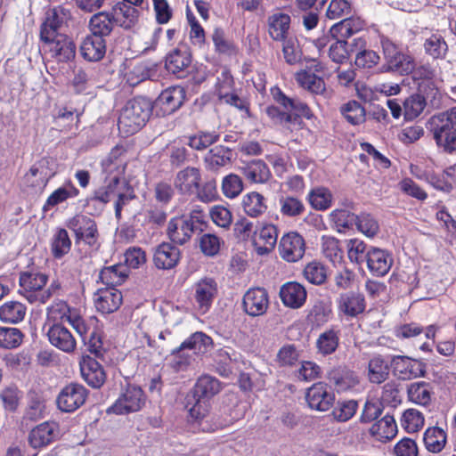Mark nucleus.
Listing matches in <instances>:
<instances>
[{"label":"nucleus","instance_id":"obj_31","mask_svg":"<svg viewBox=\"0 0 456 456\" xmlns=\"http://www.w3.org/2000/svg\"><path fill=\"white\" fill-rule=\"evenodd\" d=\"M47 43L50 45L49 52L51 56L57 61L67 62L74 59L76 55V45L70 38L61 35Z\"/></svg>","mask_w":456,"mask_h":456},{"label":"nucleus","instance_id":"obj_59","mask_svg":"<svg viewBox=\"0 0 456 456\" xmlns=\"http://www.w3.org/2000/svg\"><path fill=\"white\" fill-rule=\"evenodd\" d=\"M330 219L338 232H344L356 223L357 216L346 209H335L330 213Z\"/></svg>","mask_w":456,"mask_h":456},{"label":"nucleus","instance_id":"obj_27","mask_svg":"<svg viewBox=\"0 0 456 456\" xmlns=\"http://www.w3.org/2000/svg\"><path fill=\"white\" fill-rule=\"evenodd\" d=\"M191 55L186 47L176 48L166 57L165 67L167 71L178 77H183L191 65Z\"/></svg>","mask_w":456,"mask_h":456},{"label":"nucleus","instance_id":"obj_3","mask_svg":"<svg viewBox=\"0 0 456 456\" xmlns=\"http://www.w3.org/2000/svg\"><path fill=\"white\" fill-rule=\"evenodd\" d=\"M152 103L145 97L129 100L121 110L118 126L126 136L134 134L145 126L152 112Z\"/></svg>","mask_w":456,"mask_h":456},{"label":"nucleus","instance_id":"obj_32","mask_svg":"<svg viewBox=\"0 0 456 456\" xmlns=\"http://www.w3.org/2000/svg\"><path fill=\"white\" fill-rule=\"evenodd\" d=\"M291 19L287 13L280 11L268 17V34L274 41L285 40L289 37Z\"/></svg>","mask_w":456,"mask_h":456},{"label":"nucleus","instance_id":"obj_23","mask_svg":"<svg viewBox=\"0 0 456 456\" xmlns=\"http://www.w3.org/2000/svg\"><path fill=\"white\" fill-rule=\"evenodd\" d=\"M47 336L51 345L65 353H72L76 349L75 338L69 330L61 323L52 324L47 331Z\"/></svg>","mask_w":456,"mask_h":456},{"label":"nucleus","instance_id":"obj_63","mask_svg":"<svg viewBox=\"0 0 456 456\" xmlns=\"http://www.w3.org/2000/svg\"><path fill=\"white\" fill-rule=\"evenodd\" d=\"M401 425L408 433H415L423 427L424 417L420 411L409 409L403 412Z\"/></svg>","mask_w":456,"mask_h":456},{"label":"nucleus","instance_id":"obj_18","mask_svg":"<svg viewBox=\"0 0 456 456\" xmlns=\"http://www.w3.org/2000/svg\"><path fill=\"white\" fill-rule=\"evenodd\" d=\"M68 12L61 6L50 9L40 28V38L44 42H50L56 37L61 36L58 29L67 18Z\"/></svg>","mask_w":456,"mask_h":456},{"label":"nucleus","instance_id":"obj_5","mask_svg":"<svg viewBox=\"0 0 456 456\" xmlns=\"http://www.w3.org/2000/svg\"><path fill=\"white\" fill-rule=\"evenodd\" d=\"M67 227L74 232L76 244L83 242L93 249L100 247V234L93 218L82 214L75 215L68 220Z\"/></svg>","mask_w":456,"mask_h":456},{"label":"nucleus","instance_id":"obj_52","mask_svg":"<svg viewBox=\"0 0 456 456\" xmlns=\"http://www.w3.org/2000/svg\"><path fill=\"white\" fill-rule=\"evenodd\" d=\"M297 81L312 94H321L326 90L323 79L315 74L303 70L297 74Z\"/></svg>","mask_w":456,"mask_h":456},{"label":"nucleus","instance_id":"obj_48","mask_svg":"<svg viewBox=\"0 0 456 456\" xmlns=\"http://www.w3.org/2000/svg\"><path fill=\"white\" fill-rule=\"evenodd\" d=\"M388 364L381 355H376L369 361L368 377L371 383L380 384L388 378Z\"/></svg>","mask_w":456,"mask_h":456},{"label":"nucleus","instance_id":"obj_45","mask_svg":"<svg viewBox=\"0 0 456 456\" xmlns=\"http://www.w3.org/2000/svg\"><path fill=\"white\" fill-rule=\"evenodd\" d=\"M423 441L428 452L433 453L440 452L446 444V433L438 427L428 428L424 433Z\"/></svg>","mask_w":456,"mask_h":456},{"label":"nucleus","instance_id":"obj_20","mask_svg":"<svg viewBox=\"0 0 456 456\" xmlns=\"http://www.w3.org/2000/svg\"><path fill=\"white\" fill-rule=\"evenodd\" d=\"M180 258V249L168 242L158 245L153 251V264L160 270L173 269L177 265Z\"/></svg>","mask_w":456,"mask_h":456},{"label":"nucleus","instance_id":"obj_50","mask_svg":"<svg viewBox=\"0 0 456 456\" xmlns=\"http://www.w3.org/2000/svg\"><path fill=\"white\" fill-rule=\"evenodd\" d=\"M408 398L411 402L427 406L431 402L430 385L424 381L414 382L407 389Z\"/></svg>","mask_w":456,"mask_h":456},{"label":"nucleus","instance_id":"obj_7","mask_svg":"<svg viewBox=\"0 0 456 456\" xmlns=\"http://www.w3.org/2000/svg\"><path fill=\"white\" fill-rule=\"evenodd\" d=\"M113 171L115 169L111 167H107V171H103L105 173V184L95 191L92 201H100L106 204L111 200L112 197H117L122 191H129L122 169L119 167L117 172L114 173Z\"/></svg>","mask_w":456,"mask_h":456},{"label":"nucleus","instance_id":"obj_51","mask_svg":"<svg viewBox=\"0 0 456 456\" xmlns=\"http://www.w3.org/2000/svg\"><path fill=\"white\" fill-rule=\"evenodd\" d=\"M357 410L358 402L356 400H339L333 407L331 415L338 422H346L355 415Z\"/></svg>","mask_w":456,"mask_h":456},{"label":"nucleus","instance_id":"obj_12","mask_svg":"<svg viewBox=\"0 0 456 456\" xmlns=\"http://www.w3.org/2000/svg\"><path fill=\"white\" fill-rule=\"evenodd\" d=\"M305 400L312 410L327 411L333 406L335 395L328 384L316 382L306 390Z\"/></svg>","mask_w":456,"mask_h":456},{"label":"nucleus","instance_id":"obj_13","mask_svg":"<svg viewBox=\"0 0 456 456\" xmlns=\"http://www.w3.org/2000/svg\"><path fill=\"white\" fill-rule=\"evenodd\" d=\"M390 363L395 375L403 380L424 376L426 372V365L422 362L408 356L394 355Z\"/></svg>","mask_w":456,"mask_h":456},{"label":"nucleus","instance_id":"obj_22","mask_svg":"<svg viewBox=\"0 0 456 456\" xmlns=\"http://www.w3.org/2000/svg\"><path fill=\"white\" fill-rule=\"evenodd\" d=\"M370 252H369V256L365 262L369 271L377 277L386 275L394 262L392 255L385 249L372 246H370Z\"/></svg>","mask_w":456,"mask_h":456},{"label":"nucleus","instance_id":"obj_15","mask_svg":"<svg viewBox=\"0 0 456 456\" xmlns=\"http://www.w3.org/2000/svg\"><path fill=\"white\" fill-rule=\"evenodd\" d=\"M305 244L303 237L295 232L284 234L279 243V253L287 262H297L304 256Z\"/></svg>","mask_w":456,"mask_h":456},{"label":"nucleus","instance_id":"obj_29","mask_svg":"<svg viewBox=\"0 0 456 456\" xmlns=\"http://www.w3.org/2000/svg\"><path fill=\"white\" fill-rule=\"evenodd\" d=\"M280 297L285 305L297 309L305 302L306 290L300 283L289 281L281 286Z\"/></svg>","mask_w":456,"mask_h":456},{"label":"nucleus","instance_id":"obj_34","mask_svg":"<svg viewBox=\"0 0 456 456\" xmlns=\"http://www.w3.org/2000/svg\"><path fill=\"white\" fill-rule=\"evenodd\" d=\"M370 435L376 441L386 443L397 434V425L393 416L385 415L370 428Z\"/></svg>","mask_w":456,"mask_h":456},{"label":"nucleus","instance_id":"obj_26","mask_svg":"<svg viewBox=\"0 0 456 456\" xmlns=\"http://www.w3.org/2000/svg\"><path fill=\"white\" fill-rule=\"evenodd\" d=\"M112 19L116 25L125 29H130L136 26L140 17V11L124 2H118L111 9Z\"/></svg>","mask_w":456,"mask_h":456},{"label":"nucleus","instance_id":"obj_64","mask_svg":"<svg viewBox=\"0 0 456 456\" xmlns=\"http://www.w3.org/2000/svg\"><path fill=\"white\" fill-rule=\"evenodd\" d=\"M322 251L326 258L333 264L340 262L342 259V250L339 247V241L331 236H322Z\"/></svg>","mask_w":456,"mask_h":456},{"label":"nucleus","instance_id":"obj_42","mask_svg":"<svg viewBox=\"0 0 456 456\" xmlns=\"http://www.w3.org/2000/svg\"><path fill=\"white\" fill-rule=\"evenodd\" d=\"M241 206L245 214L252 218L259 217L267 210L266 199L256 191L245 194Z\"/></svg>","mask_w":456,"mask_h":456},{"label":"nucleus","instance_id":"obj_21","mask_svg":"<svg viewBox=\"0 0 456 456\" xmlns=\"http://www.w3.org/2000/svg\"><path fill=\"white\" fill-rule=\"evenodd\" d=\"M83 379L93 388L101 387L105 380L106 374L102 366L93 357L86 355L79 362Z\"/></svg>","mask_w":456,"mask_h":456},{"label":"nucleus","instance_id":"obj_55","mask_svg":"<svg viewBox=\"0 0 456 456\" xmlns=\"http://www.w3.org/2000/svg\"><path fill=\"white\" fill-rule=\"evenodd\" d=\"M71 248V240L65 229L60 228L53 236L51 249L55 258H61L68 254Z\"/></svg>","mask_w":456,"mask_h":456},{"label":"nucleus","instance_id":"obj_8","mask_svg":"<svg viewBox=\"0 0 456 456\" xmlns=\"http://www.w3.org/2000/svg\"><path fill=\"white\" fill-rule=\"evenodd\" d=\"M87 396L88 390L82 384L72 382L61 390L56 403L61 411L74 412L84 405Z\"/></svg>","mask_w":456,"mask_h":456},{"label":"nucleus","instance_id":"obj_36","mask_svg":"<svg viewBox=\"0 0 456 456\" xmlns=\"http://www.w3.org/2000/svg\"><path fill=\"white\" fill-rule=\"evenodd\" d=\"M241 174L250 183H265L271 178L267 165L261 159H255L240 167Z\"/></svg>","mask_w":456,"mask_h":456},{"label":"nucleus","instance_id":"obj_37","mask_svg":"<svg viewBox=\"0 0 456 456\" xmlns=\"http://www.w3.org/2000/svg\"><path fill=\"white\" fill-rule=\"evenodd\" d=\"M82 56L89 61H98L106 53V40L93 35H88L80 45Z\"/></svg>","mask_w":456,"mask_h":456},{"label":"nucleus","instance_id":"obj_61","mask_svg":"<svg viewBox=\"0 0 456 456\" xmlns=\"http://www.w3.org/2000/svg\"><path fill=\"white\" fill-rule=\"evenodd\" d=\"M222 191L226 198L234 199L243 191V182L240 175L231 173L222 180Z\"/></svg>","mask_w":456,"mask_h":456},{"label":"nucleus","instance_id":"obj_41","mask_svg":"<svg viewBox=\"0 0 456 456\" xmlns=\"http://www.w3.org/2000/svg\"><path fill=\"white\" fill-rule=\"evenodd\" d=\"M78 194L79 190L71 181H67L49 195L42 209L44 212H47L55 206L61 204L69 199L76 198Z\"/></svg>","mask_w":456,"mask_h":456},{"label":"nucleus","instance_id":"obj_14","mask_svg":"<svg viewBox=\"0 0 456 456\" xmlns=\"http://www.w3.org/2000/svg\"><path fill=\"white\" fill-rule=\"evenodd\" d=\"M279 230L270 223H261L254 232L252 243L258 255H266L273 250L277 243Z\"/></svg>","mask_w":456,"mask_h":456},{"label":"nucleus","instance_id":"obj_47","mask_svg":"<svg viewBox=\"0 0 456 456\" xmlns=\"http://www.w3.org/2000/svg\"><path fill=\"white\" fill-rule=\"evenodd\" d=\"M280 213L286 217L294 218L305 211L304 202L295 196L285 195L279 199Z\"/></svg>","mask_w":456,"mask_h":456},{"label":"nucleus","instance_id":"obj_57","mask_svg":"<svg viewBox=\"0 0 456 456\" xmlns=\"http://www.w3.org/2000/svg\"><path fill=\"white\" fill-rule=\"evenodd\" d=\"M369 252L370 246L359 239H352L347 243V255L352 263L362 265L366 262Z\"/></svg>","mask_w":456,"mask_h":456},{"label":"nucleus","instance_id":"obj_10","mask_svg":"<svg viewBox=\"0 0 456 456\" xmlns=\"http://www.w3.org/2000/svg\"><path fill=\"white\" fill-rule=\"evenodd\" d=\"M192 291L198 311L206 314L218 295V284L216 279L206 276L193 284Z\"/></svg>","mask_w":456,"mask_h":456},{"label":"nucleus","instance_id":"obj_16","mask_svg":"<svg viewBox=\"0 0 456 456\" xmlns=\"http://www.w3.org/2000/svg\"><path fill=\"white\" fill-rule=\"evenodd\" d=\"M58 436V423L55 421H45L30 430L28 442L33 449H41L52 444L57 439Z\"/></svg>","mask_w":456,"mask_h":456},{"label":"nucleus","instance_id":"obj_54","mask_svg":"<svg viewBox=\"0 0 456 456\" xmlns=\"http://www.w3.org/2000/svg\"><path fill=\"white\" fill-rule=\"evenodd\" d=\"M424 49L433 59H444L448 52V45L441 35L432 34L425 40Z\"/></svg>","mask_w":456,"mask_h":456},{"label":"nucleus","instance_id":"obj_9","mask_svg":"<svg viewBox=\"0 0 456 456\" xmlns=\"http://www.w3.org/2000/svg\"><path fill=\"white\" fill-rule=\"evenodd\" d=\"M144 403L143 391L138 387L129 385L116 402L107 409V413L121 415L138 411Z\"/></svg>","mask_w":456,"mask_h":456},{"label":"nucleus","instance_id":"obj_43","mask_svg":"<svg viewBox=\"0 0 456 456\" xmlns=\"http://www.w3.org/2000/svg\"><path fill=\"white\" fill-rule=\"evenodd\" d=\"M128 275V269L125 265L117 264L106 266L100 272L99 278L108 288L122 284Z\"/></svg>","mask_w":456,"mask_h":456},{"label":"nucleus","instance_id":"obj_40","mask_svg":"<svg viewBox=\"0 0 456 456\" xmlns=\"http://www.w3.org/2000/svg\"><path fill=\"white\" fill-rule=\"evenodd\" d=\"M110 12H98L89 20L90 35L104 38L111 34L116 25Z\"/></svg>","mask_w":456,"mask_h":456},{"label":"nucleus","instance_id":"obj_19","mask_svg":"<svg viewBox=\"0 0 456 456\" xmlns=\"http://www.w3.org/2000/svg\"><path fill=\"white\" fill-rule=\"evenodd\" d=\"M338 311L347 318H354L364 312L366 304L364 296L355 291H347L337 299Z\"/></svg>","mask_w":456,"mask_h":456},{"label":"nucleus","instance_id":"obj_58","mask_svg":"<svg viewBox=\"0 0 456 456\" xmlns=\"http://www.w3.org/2000/svg\"><path fill=\"white\" fill-rule=\"evenodd\" d=\"M126 150L122 145H116L111 149L109 156L102 161V169L103 171H107V167H113L115 171H118V168L122 169V174H125L126 160L124 158Z\"/></svg>","mask_w":456,"mask_h":456},{"label":"nucleus","instance_id":"obj_35","mask_svg":"<svg viewBox=\"0 0 456 456\" xmlns=\"http://www.w3.org/2000/svg\"><path fill=\"white\" fill-rule=\"evenodd\" d=\"M184 99V89L181 86H172L161 92L157 102L165 113L171 114L182 106Z\"/></svg>","mask_w":456,"mask_h":456},{"label":"nucleus","instance_id":"obj_25","mask_svg":"<svg viewBox=\"0 0 456 456\" xmlns=\"http://www.w3.org/2000/svg\"><path fill=\"white\" fill-rule=\"evenodd\" d=\"M122 294L115 288L98 289L94 297L96 309L102 314H110L117 311L122 304Z\"/></svg>","mask_w":456,"mask_h":456},{"label":"nucleus","instance_id":"obj_1","mask_svg":"<svg viewBox=\"0 0 456 456\" xmlns=\"http://www.w3.org/2000/svg\"><path fill=\"white\" fill-rule=\"evenodd\" d=\"M19 292L30 304H45L53 297L58 296L61 289L59 281H53L51 284L45 289L48 276L38 272H24L20 275Z\"/></svg>","mask_w":456,"mask_h":456},{"label":"nucleus","instance_id":"obj_38","mask_svg":"<svg viewBox=\"0 0 456 456\" xmlns=\"http://www.w3.org/2000/svg\"><path fill=\"white\" fill-rule=\"evenodd\" d=\"M265 113L272 120L273 124L281 125L288 130L299 129L302 126V119L291 112L281 110L279 107L274 105L267 106Z\"/></svg>","mask_w":456,"mask_h":456},{"label":"nucleus","instance_id":"obj_11","mask_svg":"<svg viewBox=\"0 0 456 456\" xmlns=\"http://www.w3.org/2000/svg\"><path fill=\"white\" fill-rule=\"evenodd\" d=\"M326 378L338 393L354 391L361 382L359 375L346 365L332 367Z\"/></svg>","mask_w":456,"mask_h":456},{"label":"nucleus","instance_id":"obj_53","mask_svg":"<svg viewBox=\"0 0 456 456\" xmlns=\"http://www.w3.org/2000/svg\"><path fill=\"white\" fill-rule=\"evenodd\" d=\"M308 200L313 208L316 210H326L332 204L333 195L331 191L325 187H316L309 192Z\"/></svg>","mask_w":456,"mask_h":456},{"label":"nucleus","instance_id":"obj_28","mask_svg":"<svg viewBox=\"0 0 456 456\" xmlns=\"http://www.w3.org/2000/svg\"><path fill=\"white\" fill-rule=\"evenodd\" d=\"M366 28V22L358 16H351L332 25L330 33L332 37H340L346 41Z\"/></svg>","mask_w":456,"mask_h":456},{"label":"nucleus","instance_id":"obj_33","mask_svg":"<svg viewBox=\"0 0 456 456\" xmlns=\"http://www.w3.org/2000/svg\"><path fill=\"white\" fill-rule=\"evenodd\" d=\"M195 232L191 224H188L183 216L172 218L167 225V234L172 242L183 245L190 240Z\"/></svg>","mask_w":456,"mask_h":456},{"label":"nucleus","instance_id":"obj_30","mask_svg":"<svg viewBox=\"0 0 456 456\" xmlns=\"http://www.w3.org/2000/svg\"><path fill=\"white\" fill-rule=\"evenodd\" d=\"M341 330L338 325H332L322 331L317 340V352L322 356L334 354L339 346Z\"/></svg>","mask_w":456,"mask_h":456},{"label":"nucleus","instance_id":"obj_2","mask_svg":"<svg viewBox=\"0 0 456 456\" xmlns=\"http://www.w3.org/2000/svg\"><path fill=\"white\" fill-rule=\"evenodd\" d=\"M428 129L436 144L443 151L452 154L456 151V105L433 115L428 121Z\"/></svg>","mask_w":456,"mask_h":456},{"label":"nucleus","instance_id":"obj_44","mask_svg":"<svg viewBox=\"0 0 456 456\" xmlns=\"http://www.w3.org/2000/svg\"><path fill=\"white\" fill-rule=\"evenodd\" d=\"M27 313L25 305L19 301H8L0 306V320L8 323H18L24 320Z\"/></svg>","mask_w":456,"mask_h":456},{"label":"nucleus","instance_id":"obj_4","mask_svg":"<svg viewBox=\"0 0 456 456\" xmlns=\"http://www.w3.org/2000/svg\"><path fill=\"white\" fill-rule=\"evenodd\" d=\"M222 390L221 382L210 375L200 376L192 389L193 403L188 402L187 406L192 403L189 411L192 418L200 419L204 418L210 407L209 401Z\"/></svg>","mask_w":456,"mask_h":456},{"label":"nucleus","instance_id":"obj_24","mask_svg":"<svg viewBox=\"0 0 456 456\" xmlns=\"http://www.w3.org/2000/svg\"><path fill=\"white\" fill-rule=\"evenodd\" d=\"M200 181V169L187 167L176 174L174 185L182 194H193L198 191Z\"/></svg>","mask_w":456,"mask_h":456},{"label":"nucleus","instance_id":"obj_60","mask_svg":"<svg viewBox=\"0 0 456 456\" xmlns=\"http://www.w3.org/2000/svg\"><path fill=\"white\" fill-rule=\"evenodd\" d=\"M280 42H282V53L285 61L289 65L299 62L302 57V51L298 40L296 37H289Z\"/></svg>","mask_w":456,"mask_h":456},{"label":"nucleus","instance_id":"obj_49","mask_svg":"<svg viewBox=\"0 0 456 456\" xmlns=\"http://www.w3.org/2000/svg\"><path fill=\"white\" fill-rule=\"evenodd\" d=\"M340 113L353 126L362 124L366 119L365 109L355 100H351L341 105Z\"/></svg>","mask_w":456,"mask_h":456},{"label":"nucleus","instance_id":"obj_39","mask_svg":"<svg viewBox=\"0 0 456 456\" xmlns=\"http://www.w3.org/2000/svg\"><path fill=\"white\" fill-rule=\"evenodd\" d=\"M232 152L229 147L217 145L210 149L204 158L206 168L210 171H218L221 167L232 162Z\"/></svg>","mask_w":456,"mask_h":456},{"label":"nucleus","instance_id":"obj_17","mask_svg":"<svg viewBox=\"0 0 456 456\" xmlns=\"http://www.w3.org/2000/svg\"><path fill=\"white\" fill-rule=\"evenodd\" d=\"M243 309L250 316L256 317L265 314L269 306L268 293L265 289H249L243 297Z\"/></svg>","mask_w":456,"mask_h":456},{"label":"nucleus","instance_id":"obj_56","mask_svg":"<svg viewBox=\"0 0 456 456\" xmlns=\"http://www.w3.org/2000/svg\"><path fill=\"white\" fill-rule=\"evenodd\" d=\"M426 99L419 94H415L405 99L403 102V116L406 120L418 118L426 107Z\"/></svg>","mask_w":456,"mask_h":456},{"label":"nucleus","instance_id":"obj_46","mask_svg":"<svg viewBox=\"0 0 456 456\" xmlns=\"http://www.w3.org/2000/svg\"><path fill=\"white\" fill-rule=\"evenodd\" d=\"M213 345L212 338L207 334L197 331L187 338L179 346L180 349L191 350L194 354H205Z\"/></svg>","mask_w":456,"mask_h":456},{"label":"nucleus","instance_id":"obj_6","mask_svg":"<svg viewBox=\"0 0 456 456\" xmlns=\"http://www.w3.org/2000/svg\"><path fill=\"white\" fill-rule=\"evenodd\" d=\"M386 71H393L401 75L411 73L414 69V60L411 55L402 53L390 39L381 40Z\"/></svg>","mask_w":456,"mask_h":456},{"label":"nucleus","instance_id":"obj_62","mask_svg":"<svg viewBox=\"0 0 456 456\" xmlns=\"http://www.w3.org/2000/svg\"><path fill=\"white\" fill-rule=\"evenodd\" d=\"M219 134L216 132L200 131L189 138L188 145L194 150L203 151L219 140Z\"/></svg>","mask_w":456,"mask_h":456}]
</instances>
